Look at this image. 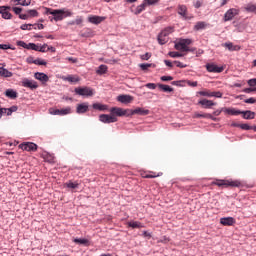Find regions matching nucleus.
<instances>
[{"label":"nucleus","mask_w":256,"mask_h":256,"mask_svg":"<svg viewBox=\"0 0 256 256\" xmlns=\"http://www.w3.org/2000/svg\"><path fill=\"white\" fill-rule=\"evenodd\" d=\"M46 15H53L54 17V21H63L64 17H65V11L63 10H53L51 8H45Z\"/></svg>","instance_id":"nucleus-1"},{"label":"nucleus","mask_w":256,"mask_h":256,"mask_svg":"<svg viewBox=\"0 0 256 256\" xmlns=\"http://www.w3.org/2000/svg\"><path fill=\"white\" fill-rule=\"evenodd\" d=\"M212 185H217V187H239L241 185V182L229 180H216L212 182Z\"/></svg>","instance_id":"nucleus-2"},{"label":"nucleus","mask_w":256,"mask_h":256,"mask_svg":"<svg viewBox=\"0 0 256 256\" xmlns=\"http://www.w3.org/2000/svg\"><path fill=\"white\" fill-rule=\"evenodd\" d=\"M197 95L201 97H216V99H221L223 97V93L221 91H211L209 89H204L202 91L197 92Z\"/></svg>","instance_id":"nucleus-3"},{"label":"nucleus","mask_w":256,"mask_h":256,"mask_svg":"<svg viewBox=\"0 0 256 256\" xmlns=\"http://www.w3.org/2000/svg\"><path fill=\"white\" fill-rule=\"evenodd\" d=\"M74 91L76 95H80L81 97H93L95 95L93 89L89 87H77Z\"/></svg>","instance_id":"nucleus-4"},{"label":"nucleus","mask_w":256,"mask_h":256,"mask_svg":"<svg viewBox=\"0 0 256 256\" xmlns=\"http://www.w3.org/2000/svg\"><path fill=\"white\" fill-rule=\"evenodd\" d=\"M192 41L191 39H181L179 42L175 44V49L177 51H186L189 52V46L191 45Z\"/></svg>","instance_id":"nucleus-5"},{"label":"nucleus","mask_w":256,"mask_h":256,"mask_svg":"<svg viewBox=\"0 0 256 256\" xmlns=\"http://www.w3.org/2000/svg\"><path fill=\"white\" fill-rule=\"evenodd\" d=\"M21 85L22 87H26L27 89H31L32 91L39 88V84H37V82L28 78H23L21 81Z\"/></svg>","instance_id":"nucleus-6"},{"label":"nucleus","mask_w":256,"mask_h":256,"mask_svg":"<svg viewBox=\"0 0 256 256\" xmlns=\"http://www.w3.org/2000/svg\"><path fill=\"white\" fill-rule=\"evenodd\" d=\"M239 15V9L237 8H230L225 14L223 20L225 22L227 21H233V18L237 17Z\"/></svg>","instance_id":"nucleus-7"},{"label":"nucleus","mask_w":256,"mask_h":256,"mask_svg":"<svg viewBox=\"0 0 256 256\" xmlns=\"http://www.w3.org/2000/svg\"><path fill=\"white\" fill-rule=\"evenodd\" d=\"M178 15H181L185 21H191L193 16H189L186 5H178Z\"/></svg>","instance_id":"nucleus-8"},{"label":"nucleus","mask_w":256,"mask_h":256,"mask_svg":"<svg viewBox=\"0 0 256 256\" xmlns=\"http://www.w3.org/2000/svg\"><path fill=\"white\" fill-rule=\"evenodd\" d=\"M131 110L127 109H123V108H119V107H113L110 110V113H112V115H117V117H123L125 115H129V112Z\"/></svg>","instance_id":"nucleus-9"},{"label":"nucleus","mask_w":256,"mask_h":256,"mask_svg":"<svg viewBox=\"0 0 256 256\" xmlns=\"http://www.w3.org/2000/svg\"><path fill=\"white\" fill-rule=\"evenodd\" d=\"M99 121L102 123H117V117L115 115L102 114L99 116Z\"/></svg>","instance_id":"nucleus-10"},{"label":"nucleus","mask_w":256,"mask_h":256,"mask_svg":"<svg viewBox=\"0 0 256 256\" xmlns=\"http://www.w3.org/2000/svg\"><path fill=\"white\" fill-rule=\"evenodd\" d=\"M19 149H22V151H37V144L25 142L19 145Z\"/></svg>","instance_id":"nucleus-11"},{"label":"nucleus","mask_w":256,"mask_h":256,"mask_svg":"<svg viewBox=\"0 0 256 256\" xmlns=\"http://www.w3.org/2000/svg\"><path fill=\"white\" fill-rule=\"evenodd\" d=\"M50 115H69L71 113V107H67L64 109H49Z\"/></svg>","instance_id":"nucleus-12"},{"label":"nucleus","mask_w":256,"mask_h":256,"mask_svg":"<svg viewBox=\"0 0 256 256\" xmlns=\"http://www.w3.org/2000/svg\"><path fill=\"white\" fill-rule=\"evenodd\" d=\"M9 11H11V6H0V14L2 15V19H11L13 17Z\"/></svg>","instance_id":"nucleus-13"},{"label":"nucleus","mask_w":256,"mask_h":256,"mask_svg":"<svg viewBox=\"0 0 256 256\" xmlns=\"http://www.w3.org/2000/svg\"><path fill=\"white\" fill-rule=\"evenodd\" d=\"M206 69L209 73H223V67H219L215 64H206Z\"/></svg>","instance_id":"nucleus-14"},{"label":"nucleus","mask_w":256,"mask_h":256,"mask_svg":"<svg viewBox=\"0 0 256 256\" xmlns=\"http://www.w3.org/2000/svg\"><path fill=\"white\" fill-rule=\"evenodd\" d=\"M221 225H224L225 227H231L235 225L236 221L233 217H224L220 219Z\"/></svg>","instance_id":"nucleus-15"},{"label":"nucleus","mask_w":256,"mask_h":256,"mask_svg":"<svg viewBox=\"0 0 256 256\" xmlns=\"http://www.w3.org/2000/svg\"><path fill=\"white\" fill-rule=\"evenodd\" d=\"M34 78L37 79V81H41L44 85L49 81V76L43 72H36Z\"/></svg>","instance_id":"nucleus-16"},{"label":"nucleus","mask_w":256,"mask_h":256,"mask_svg":"<svg viewBox=\"0 0 256 256\" xmlns=\"http://www.w3.org/2000/svg\"><path fill=\"white\" fill-rule=\"evenodd\" d=\"M198 105H201L205 109H211V107H215L217 104L212 100L202 99L198 101Z\"/></svg>","instance_id":"nucleus-17"},{"label":"nucleus","mask_w":256,"mask_h":256,"mask_svg":"<svg viewBox=\"0 0 256 256\" xmlns=\"http://www.w3.org/2000/svg\"><path fill=\"white\" fill-rule=\"evenodd\" d=\"M87 111H89V104L87 103L78 104L76 107V113H78V115L87 113Z\"/></svg>","instance_id":"nucleus-18"},{"label":"nucleus","mask_w":256,"mask_h":256,"mask_svg":"<svg viewBox=\"0 0 256 256\" xmlns=\"http://www.w3.org/2000/svg\"><path fill=\"white\" fill-rule=\"evenodd\" d=\"M129 115H149V110L145 108H136L129 111Z\"/></svg>","instance_id":"nucleus-19"},{"label":"nucleus","mask_w":256,"mask_h":256,"mask_svg":"<svg viewBox=\"0 0 256 256\" xmlns=\"http://www.w3.org/2000/svg\"><path fill=\"white\" fill-rule=\"evenodd\" d=\"M89 23H93V25H99V23H103L105 21V17L103 16H90L88 18Z\"/></svg>","instance_id":"nucleus-20"},{"label":"nucleus","mask_w":256,"mask_h":256,"mask_svg":"<svg viewBox=\"0 0 256 256\" xmlns=\"http://www.w3.org/2000/svg\"><path fill=\"white\" fill-rule=\"evenodd\" d=\"M223 113L226 115H241L243 111L237 110L235 108H222Z\"/></svg>","instance_id":"nucleus-21"},{"label":"nucleus","mask_w":256,"mask_h":256,"mask_svg":"<svg viewBox=\"0 0 256 256\" xmlns=\"http://www.w3.org/2000/svg\"><path fill=\"white\" fill-rule=\"evenodd\" d=\"M222 47H225L228 51H239L241 49L239 45H234L232 42H226L222 44Z\"/></svg>","instance_id":"nucleus-22"},{"label":"nucleus","mask_w":256,"mask_h":256,"mask_svg":"<svg viewBox=\"0 0 256 256\" xmlns=\"http://www.w3.org/2000/svg\"><path fill=\"white\" fill-rule=\"evenodd\" d=\"M193 118L194 119H212L213 121H215V118H213V115L211 114H207V113H204V114H200L199 112H195L194 115H193Z\"/></svg>","instance_id":"nucleus-23"},{"label":"nucleus","mask_w":256,"mask_h":256,"mask_svg":"<svg viewBox=\"0 0 256 256\" xmlns=\"http://www.w3.org/2000/svg\"><path fill=\"white\" fill-rule=\"evenodd\" d=\"M168 41H169V36H167L165 32H160V34L158 35V43L160 45H165V43H167Z\"/></svg>","instance_id":"nucleus-24"},{"label":"nucleus","mask_w":256,"mask_h":256,"mask_svg":"<svg viewBox=\"0 0 256 256\" xmlns=\"http://www.w3.org/2000/svg\"><path fill=\"white\" fill-rule=\"evenodd\" d=\"M117 101L120 103H131L133 101V98L130 95H119L117 97Z\"/></svg>","instance_id":"nucleus-25"},{"label":"nucleus","mask_w":256,"mask_h":256,"mask_svg":"<svg viewBox=\"0 0 256 256\" xmlns=\"http://www.w3.org/2000/svg\"><path fill=\"white\" fill-rule=\"evenodd\" d=\"M128 227H131L132 229H143L145 227L143 223L139 221H130L127 223Z\"/></svg>","instance_id":"nucleus-26"},{"label":"nucleus","mask_w":256,"mask_h":256,"mask_svg":"<svg viewBox=\"0 0 256 256\" xmlns=\"http://www.w3.org/2000/svg\"><path fill=\"white\" fill-rule=\"evenodd\" d=\"M243 119H255V112L251 110L242 111Z\"/></svg>","instance_id":"nucleus-27"},{"label":"nucleus","mask_w":256,"mask_h":256,"mask_svg":"<svg viewBox=\"0 0 256 256\" xmlns=\"http://www.w3.org/2000/svg\"><path fill=\"white\" fill-rule=\"evenodd\" d=\"M0 77H13V72L0 67Z\"/></svg>","instance_id":"nucleus-28"},{"label":"nucleus","mask_w":256,"mask_h":256,"mask_svg":"<svg viewBox=\"0 0 256 256\" xmlns=\"http://www.w3.org/2000/svg\"><path fill=\"white\" fill-rule=\"evenodd\" d=\"M163 173H157V172H150L149 174L143 175L144 179H155L157 177H161Z\"/></svg>","instance_id":"nucleus-29"},{"label":"nucleus","mask_w":256,"mask_h":256,"mask_svg":"<svg viewBox=\"0 0 256 256\" xmlns=\"http://www.w3.org/2000/svg\"><path fill=\"white\" fill-rule=\"evenodd\" d=\"M158 88L161 91H163L164 93H171V92H173V88H171L169 85L158 84Z\"/></svg>","instance_id":"nucleus-30"},{"label":"nucleus","mask_w":256,"mask_h":256,"mask_svg":"<svg viewBox=\"0 0 256 256\" xmlns=\"http://www.w3.org/2000/svg\"><path fill=\"white\" fill-rule=\"evenodd\" d=\"M5 95L9 97V99H17V93L13 89L6 90Z\"/></svg>","instance_id":"nucleus-31"},{"label":"nucleus","mask_w":256,"mask_h":256,"mask_svg":"<svg viewBox=\"0 0 256 256\" xmlns=\"http://www.w3.org/2000/svg\"><path fill=\"white\" fill-rule=\"evenodd\" d=\"M205 27H207V23L203 22V21H199L195 24L194 26V30L195 31H201V29H205Z\"/></svg>","instance_id":"nucleus-32"},{"label":"nucleus","mask_w":256,"mask_h":256,"mask_svg":"<svg viewBox=\"0 0 256 256\" xmlns=\"http://www.w3.org/2000/svg\"><path fill=\"white\" fill-rule=\"evenodd\" d=\"M15 5H22L23 7H28L31 5V0H14Z\"/></svg>","instance_id":"nucleus-33"},{"label":"nucleus","mask_w":256,"mask_h":256,"mask_svg":"<svg viewBox=\"0 0 256 256\" xmlns=\"http://www.w3.org/2000/svg\"><path fill=\"white\" fill-rule=\"evenodd\" d=\"M146 7H147V4L145 3V1H143V3L141 5L137 6L135 15H140V13H143V11H145Z\"/></svg>","instance_id":"nucleus-34"},{"label":"nucleus","mask_w":256,"mask_h":256,"mask_svg":"<svg viewBox=\"0 0 256 256\" xmlns=\"http://www.w3.org/2000/svg\"><path fill=\"white\" fill-rule=\"evenodd\" d=\"M93 109H97L98 111H107L108 107L105 104L94 103Z\"/></svg>","instance_id":"nucleus-35"},{"label":"nucleus","mask_w":256,"mask_h":256,"mask_svg":"<svg viewBox=\"0 0 256 256\" xmlns=\"http://www.w3.org/2000/svg\"><path fill=\"white\" fill-rule=\"evenodd\" d=\"M64 187H67L68 189H77L79 187V183L69 181L64 184Z\"/></svg>","instance_id":"nucleus-36"},{"label":"nucleus","mask_w":256,"mask_h":256,"mask_svg":"<svg viewBox=\"0 0 256 256\" xmlns=\"http://www.w3.org/2000/svg\"><path fill=\"white\" fill-rule=\"evenodd\" d=\"M64 81H68L69 83H79V77L69 75L66 78H64Z\"/></svg>","instance_id":"nucleus-37"},{"label":"nucleus","mask_w":256,"mask_h":256,"mask_svg":"<svg viewBox=\"0 0 256 256\" xmlns=\"http://www.w3.org/2000/svg\"><path fill=\"white\" fill-rule=\"evenodd\" d=\"M107 65H104V64H102V65H100L99 67H98V70L96 71V73L98 74V75H105V73H107Z\"/></svg>","instance_id":"nucleus-38"},{"label":"nucleus","mask_w":256,"mask_h":256,"mask_svg":"<svg viewBox=\"0 0 256 256\" xmlns=\"http://www.w3.org/2000/svg\"><path fill=\"white\" fill-rule=\"evenodd\" d=\"M74 243H77L78 245H89V240L81 239V238H75Z\"/></svg>","instance_id":"nucleus-39"},{"label":"nucleus","mask_w":256,"mask_h":256,"mask_svg":"<svg viewBox=\"0 0 256 256\" xmlns=\"http://www.w3.org/2000/svg\"><path fill=\"white\" fill-rule=\"evenodd\" d=\"M245 9L249 13H255V11H256V4H248V5H246Z\"/></svg>","instance_id":"nucleus-40"},{"label":"nucleus","mask_w":256,"mask_h":256,"mask_svg":"<svg viewBox=\"0 0 256 256\" xmlns=\"http://www.w3.org/2000/svg\"><path fill=\"white\" fill-rule=\"evenodd\" d=\"M169 57H172L173 59H177V57H184L185 54L180 52H169Z\"/></svg>","instance_id":"nucleus-41"},{"label":"nucleus","mask_w":256,"mask_h":256,"mask_svg":"<svg viewBox=\"0 0 256 256\" xmlns=\"http://www.w3.org/2000/svg\"><path fill=\"white\" fill-rule=\"evenodd\" d=\"M34 65H47V62L43 59L37 58L32 61Z\"/></svg>","instance_id":"nucleus-42"},{"label":"nucleus","mask_w":256,"mask_h":256,"mask_svg":"<svg viewBox=\"0 0 256 256\" xmlns=\"http://www.w3.org/2000/svg\"><path fill=\"white\" fill-rule=\"evenodd\" d=\"M31 27H33V24H23L20 29H22V31H31Z\"/></svg>","instance_id":"nucleus-43"},{"label":"nucleus","mask_w":256,"mask_h":256,"mask_svg":"<svg viewBox=\"0 0 256 256\" xmlns=\"http://www.w3.org/2000/svg\"><path fill=\"white\" fill-rule=\"evenodd\" d=\"M28 17H39L37 10H28Z\"/></svg>","instance_id":"nucleus-44"},{"label":"nucleus","mask_w":256,"mask_h":256,"mask_svg":"<svg viewBox=\"0 0 256 256\" xmlns=\"http://www.w3.org/2000/svg\"><path fill=\"white\" fill-rule=\"evenodd\" d=\"M29 49H32V51H39L40 46L35 43H29Z\"/></svg>","instance_id":"nucleus-45"},{"label":"nucleus","mask_w":256,"mask_h":256,"mask_svg":"<svg viewBox=\"0 0 256 256\" xmlns=\"http://www.w3.org/2000/svg\"><path fill=\"white\" fill-rule=\"evenodd\" d=\"M142 61H149L151 59V53L146 52L145 54L141 55Z\"/></svg>","instance_id":"nucleus-46"},{"label":"nucleus","mask_w":256,"mask_h":256,"mask_svg":"<svg viewBox=\"0 0 256 256\" xmlns=\"http://www.w3.org/2000/svg\"><path fill=\"white\" fill-rule=\"evenodd\" d=\"M172 32H173V27H167L161 33H165V35H167V37H169V35H171Z\"/></svg>","instance_id":"nucleus-47"},{"label":"nucleus","mask_w":256,"mask_h":256,"mask_svg":"<svg viewBox=\"0 0 256 256\" xmlns=\"http://www.w3.org/2000/svg\"><path fill=\"white\" fill-rule=\"evenodd\" d=\"M18 47H23L24 49H29V44L25 43L24 41L17 42Z\"/></svg>","instance_id":"nucleus-48"},{"label":"nucleus","mask_w":256,"mask_h":256,"mask_svg":"<svg viewBox=\"0 0 256 256\" xmlns=\"http://www.w3.org/2000/svg\"><path fill=\"white\" fill-rule=\"evenodd\" d=\"M173 64L176 65V67H179L180 69H185V67H187V64H183L179 61H174Z\"/></svg>","instance_id":"nucleus-49"},{"label":"nucleus","mask_w":256,"mask_h":256,"mask_svg":"<svg viewBox=\"0 0 256 256\" xmlns=\"http://www.w3.org/2000/svg\"><path fill=\"white\" fill-rule=\"evenodd\" d=\"M1 111H3V115H12L13 113V110L12 109H9V108H0Z\"/></svg>","instance_id":"nucleus-50"},{"label":"nucleus","mask_w":256,"mask_h":256,"mask_svg":"<svg viewBox=\"0 0 256 256\" xmlns=\"http://www.w3.org/2000/svg\"><path fill=\"white\" fill-rule=\"evenodd\" d=\"M39 51L40 53H47V51H49L47 44L40 46Z\"/></svg>","instance_id":"nucleus-51"},{"label":"nucleus","mask_w":256,"mask_h":256,"mask_svg":"<svg viewBox=\"0 0 256 256\" xmlns=\"http://www.w3.org/2000/svg\"><path fill=\"white\" fill-rule=\"evenodd\" d=\"M159 2V0H144V3H146L147 5H157V3Z\"/></svg>","instance_id":"nucleus-52"},{"label":"nucleus","mask_w":256,"mask_h":256,"mask_svg":"<svg viewBox=\"0 0 256 256\" xmlns=\"http://www.w3.org/2000/svg\"><path fill=\"white\" fill-rule=\"evenodd\" d=\"M240 129H243L244 131H249L253 129V127L249 126L248 124H240Z\"/></svg>","instance_id":"nucleus-53"},{"label":"nucleus","mask_w":256,"mask_h":256,"mask_svg":"<svg viewBox=\"0 0 256 256\" xmlns=\"http://www.w3.org/2000/svg\"><path fill=\"white\" fill-rule=\"evenodd\" d=\"M149 67H151V64H149V63L140 64V68L142 69V71H147L149 69Z\"/></svg>","instance_id":"nucleus-54"},{"label":"nucleus","mask_w":256,"mask_h":256,"mask_svg":"<svg viewBox=\"0 0 256 256\" xmlns=\"http://www.w3.org/2000/svg\"><path fill=\"white\" fill-rule=\"evenodd\" d=\"M12 10L16 15H21V11H23V8L13 7Z\"/></svg>","instance_id":"nucleus-55"},{"label":"nucleus","mask_w":256,"mask_h":256,"mask_svg":"<svg viewBox=\"0 0 256 256\" xmlns=\"http://www.w3.org/2000/svg\"><path fill=\"white\" fill-rule=\"evenodd\" d=\"M146 87H147V89H157V84H155V83H147Z\"/></svg>","instance_id":"nucleus-56"},{"label":"nucleus","mask_w":256,"mask_h":256,"mask_svg":"<svg viewBox=\"0 0 256 256\" xmlns=\"http://www.w3.org/2000/svg\"><path fill=\"white\" fill-rule=\"evenodd\" d=\"M248 85L250 87H255V85H256V78L248 80Z\"/></svg>","instance_id":"nucleus-57"},{"label":"nucleus","mask_w":256,"mask_h":256,"mask_svg":"<svg viewBox=\"0 0 256 256\" xmlns=\"http://www.w3.org/2000/svg\"><path fill=\"white\" fill-rule=\"evenodd\" d=\"M161 81H173V76H162Z\"/></svg>","instance_id":"nucleus-58"},{"label":"nucleus","mask_w":256,"mask_h":256,"mask_svg":"<svg viewBox=\"0 0 256 256\" xmlns=\"http://www.w3.org/2000/svg\"><path fill=\"white\" fill-rule=\"evenodd\" d=\"M32 27H34V29H45V26L43 24H32Z\"/></svg>","instance_id":"nucleus-59"},{"label":"nucleus","mask_w":256,"mask_h":256,"mask_svg":"<svg viewBox=\"0 0 256 256\" xmlns=\"http://www.w3.org/2000/svg\"><path fill=\"white\" fill-rule=\"evenodd\" d=\"M244 103L253 104V103H256V99L253 97L248 98V99L244 100Z\"/></svg>","instance_id":"nucleus-60"},{"label":"nucleus","mask_w":256,"mask_h":256,"mask_svg":"<svg viewBox=\"0 0 256 256\" xmlns=\"http://www.w3.org/2000/svg\"><path fill=\"white\" fill-rule=\"evenodd\" d=\"M0 49H3L4 51H6L7 49H11V46L7 44H0Z\"/></svg>","instance_id":"nucleus-61"},{"label":"nucleus","mask_w":256,"mask_h":256,"mask_svg":"<svg viewBox=\"0 0 256 256\" xmlns=\"http://www.w3.org/2000/svg\"><path fill=\"white\" fill-rule=\"evenodd\" d=\"M202 5H203V3L199 0L194 3L195 9H199Z\"/></svg>","instance_id":"nucleus-62"},{"label":"nucleus","mask_w":256,"mask_h":256,"mask_svg":"<svg viewBox=\"0 0 256 256\" xmlns=\"http://www.w3.org/2000/svg\"><path fill=\"white\" fill-rule=\"evenodd\" d=\"M19 19H23L24 21L29 19V14H20Z\"/></svg>","instance_id":"nucleus-63"},{"label":"nucleus","mask_w":256,"mask_h":256,"mask_svg":"<svg viewBox=\"0 0 256 256\" xmlns=\"http://www.w3.org/2000/svg\"><path fill=\"white\" fill-rule=\"evenodd\" d=\"M188 85H189V87H197L198 83H197V81H194V82L188 81Z\"/></svg>","instance_id":"nucleus-64"}]
</instances>
